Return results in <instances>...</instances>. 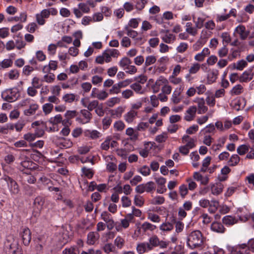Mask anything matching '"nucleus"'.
I'll use <instances>...</instances> for the list:
<instances>
[{"mask_svg":"<svg viewBox=\"0 0 254 254\" xmlns=\"http://www.w3.org/2000/svg\"><path fill=\"white\" fill-rule=\"evenodd\" d=\"M3 252L5 254H23L21 248L12 235L6 237L3 244Z\"/></svg>","mask_w":254,"mask_h":254,"instance_id":"1","label":"nucleus"},{"mask_svg":"<svg viewBox=\"0 0 254 254\" xmlns=\"http://www.w3.org/2000/svg\"><path fill=\"white\" fill-rule=\"evenodd\" d=\"M203 243V237L199 230L191 232L188 236L187 245L190 249L199 248Z\"/></svg>","mask_w":254,"mask_h":254,"instance_id":"2","label":"nucleus"},{"mask_svg":"<svg viewBox=\"0 0 254 254\" xmlns=\"http://www.w3.org/2000/svg\"><path fill=\"white\" fill-rule=\"evenodd\" d=\"M19 92L17 88L7 89L1 93V97L3 100L8 102H12L17 100Z\"/></svg>","mask_w":254,"mask_h":254,"instance_id":"3","label":"nucleus"},{"mask_svg":"<svg viewBox=\"0 0 254 254\" xmlns=\"http://www.w3.org/2000/svg\"><path fill=\"white\" fill-rule=\"evenodd\" d=\"M150 247V250H152L154 247H159L160 248L164 249L167 248L169 243L163 241H160L158 237L153 235L150 237L149 242H147Z\"/></svg>","mask_w":254,"mask_h":254,"instance_id":"4","label":"nucleus"},{"mask_svg":"<svg viewBox=\"0 0 254 254\" xmlns=\"http://www.w3.org/2000/svg\"><path fill=\"white\" fill-rule=\"evenodd\" d=\"M155 184L154 182L150 181L146 184H142L138 185L135 188V191L139 193H142L146 191L150 192L155 190Z\"/></svg>","mask_w":254,"mask_h":254,"instance_id":"5","label":"nucleus"},{"mask_svg":"<svg viewBox=\"0 0 254 254\" xmlns=\"http://www.w3.org/2000/svg\"><path fill=\"white\" fill-rule=\"evenodd\" d=\"M101 217L105 222L108 230H111L115 226V223L113 220L112 215L108 212H103L101 215Z\"/></svg>","mask_w":254,"mask_h":254,"instance_id":"6","label":"nucleus"},{"mask_svg":"<svg viewBox=\"0 0 254 254\" xmlns=\"http://www.w3.org/2000/svg\"><path fill=\"white\" fill-rule=\"evenodd\" d=\"M3 179L7 183L9 190L12 193L16 194L19 192L18 185L14 180L8 176H5Z\"/></svg>","mask_w":254,"mask_h":254,"instance_id":"7","label":"nucleus"},{"mask_svg":"<svg viewBox=\"0 0 254 254\" xmlns=\"http://www.w3.org/2000/svg\"><path fill=\"white\" fill-rule=\"evenodd\" d=\"M20 158L21 160L20 167H19V169L21 171H23L22 168L28 170H31L34 168L35 164L28 157L21 154Z\"/></svg>","mask_w":254,"mask_h":254,"instance_id":"8","label":"nucleus"},{"mask_svg":"<svg viewBox=\"0 0 254 254\" xmlns=\"http://www.w3.org/2000/svg\"><path fill=\"white\" fill-rule=\"evenodd\" d=\"M23 244L25 246H28L31 240V233L28 228H23L20 233Z\"/></svg>","mask_w":254,"mask_h":254,"instance_id":"9","label":"nucleus"},{"mask_svg":"<svg viewBox=\"0 0 254 254\" xmlns=\"http://www.w3.org/2000/svg\"><path fill=\"white\" fill-rule=\"evenodd\" d=\"M49 17V12L48 9H45L41 11L40 13L36 14V19L38 24L43 25L45 23V19Z\"/></svg>","mask_w":254,"mask_h":254,"instance_id":"10","label":"nucleus"},{"mask_svg":"<svg viewBox=\"0 0 254 254\" xmlns=\"http://www.w3.org/2000/svg\"><path fill=\"white\" fill-rule=\"evenodd\" d=\"M196 111L197 108L196 106H190L186 112L184 119L188 122L193 120L195 117Z\"/></svg>","mask_w":254,"mask_h":254,"instance_id":"11","label":"nucleus"},{"mask_svg":"<svg viewBox=\"0 0 254 254\" xmlns=\"http://www.w3.org/2000/svg\"><path fill=\"white\" fill-rule=\"evenodd\" d=\"M84 135L90 139H97L102 136L101 132L97 130L86 129L83 131Z\"/></svg>","mask_w":254,"mask_h":254,"instance_id":"12","label":"nucleus"},{"mask_svg":"<svg viewBox=\"0 0 254 254\" xmlns=\"http://www.w3.org/2000/svg\"><path fill=\"white\" fill-rule=\"evenodd\" d=\"M254 76L253 72V69L250 68L244 71L239 77V80L241 82H248L251 81Z\"/></svg>","mask_w":254,"mask_h":254,"instance_id":"13","label":"nucleus"},{"mask_svg":"<svg viewBox=\"0 0 254 254\" xmlns=\"http://www.w3.org/2000/svg\"><path fill=\"white\" fill-rule=\"evenodd\" d=\"M195 102L197 105V113L198 114H204L207 111L208 108L205 105V100L204 98H198L196 99Z\"/></svg>","mask_w":254,"mask_h":254,"instance_id":"14","label":"nucleus"},{"mask_svg":"<svg viewBox=\"0 0 254 254\" xmlns=\"http://www.w3.org/2000/svg\"><path fill=\"white\" fill-rule=\"evenodd\" d=\"M77 115V112L75 110H67L64 114L65 119L64 120L63 125L67 126L68 125H71V123L69 122L71 119L75 117Z\"/></svg>","mask_w":254,"mask_h":254,"instance_id":"15","label":"nucleus"},{"mask_svg":"<svg viewBox=\"0 0 254 254\" xmlns=\"http://www.w3.org/2000/svg\"><path fill=\"white\" fill-rule=\"evenodd\" d=\"M136 250L138 254H143L151 251L150 247L147 242L138 243L136 246Z\"/></svg>","mask_w":254,"mask_h":254,"instance_id":"16","label":"nucleus"},{"mask_svg":"<svg viewBox=\"0 0 254 254\" xmlns=\"http://www.w3.org/2000/svg\"><path fill=\"white\" fill-rule=\"evenodd\" d=\"M235 32H237L242 40H245L249 35V32L247 31L244 25H240L235 29Z\"/></svg>","mask_w":254,"mask_h":254,"instance_id":"17","label":"nucleus"},{"mask_svg":"<svg viewBox=\"0 0 254 254\" xmlns=\"http://www.w3.org/2000/svg\"><path fill=\"white\" fill-rule=\"evenodd\" d=\"M99 238L98 232H90L87 235V243L90 245H93Z\"/></svg>","mask_w":254,"mask_h":254,"instance_id":"18","label":"nucleus"},{"mask_svg":"<svg viewBox=\"0 0 254 254\" xmlns=\"http://www.w3.org/2000/svg\"><path fill=\"white\" fill-rule=\"evenodd\" d=\"M165 34L161 36L162 41L167 44H172L176 40V36L173 34L169 33L168 30H166Z\"/></svg>","mask_w":254,"mask_h":254,"instance_id":"19","label":"nucleus"},{"mask_svg":"<svg viewBox=\"0 0 254 254\" xmlns=\"http://www.w3.org/2000/svg\"><path fill=\"white\" fill-rule=\"evenodd\" d=\"M211 193L215 195L220 194L223 189V185L220 183L210 185Z\"/></svg>","mask_w":254,"mask_h":254,"instance_id":"20","label":"nucleus"},{"mask_svg":"<svg viewBox=\"0 0 254 254\" xmlns=\"http://www.w3.org/2000/svg\"><path fill=\"white\" fill-rule=\"evenodd\" d=\"M58 67V62L56 61H50L48 65H45L42 68L44 73H48L51 70H55Z\"/></svg>","mask_w":254,"mask_h":254,"instance_id":"21","label":"nucleus"},{"mask_svg":"<svg viewBox=\"0 0 254 254\" xmlns=\"http://www.w3.org/2000/svg\"><path fill=\"white\" fill-rule=\"evenodd\" d=\"M137 115V111H133V110H130L124 115V120L127 123L130 124L133 122Z\"/></svg>","mask_w":254,"mask_h":254,"instance_id":"22","label":"nucleus"},{"mask_svg":"<svg viewBox=\"0 0 254 254\" xmlns=\"http://www.w3.org/2000/svg\"><path fill=\"white\" fill-rule=\"evenodd\" d=\"M212 231L219 233H223L225 231V228L223 225L218 222H214L211 225Z\"/></svg>","mask_w":254,"mask_h":254,"instance_id":"23","label":"nucleus"},{"mask_svg":"<svg viewBox=\"0 0 254 254\" xmlns=\"http://www.w3.org/2000/svg\"><path fill=\"white\" fill-rule=\"evenodd\" d=\"M80 113L83 117V119L80 121V123L83 124L89 123L92 117L90 111L88 110L83 109L80 111Z\"/></svg>","mask_w":254,"mask_h":254,"instance_id":"24","label":"nucleus"},{"mask_svg":"<svg viewBox=\"0 0 254 254\" xmlns=\"http://www.w3.org/2000/svg\"><path fill=\"white\" fill-rule=\"evenodd\" d=\"M183 85H180L179 87L177 88L174 91L171 98L172 102L174 104H178L180 102L181 99L179 98V96L183 91Z\"/></svg>","mask_w":254,"mask_h":254,"instance_id":"25","label":"nucleus"},{"mask_svg":"<svg viewBox=\"0 0 254 254\" xmlns=\"http://www.w3.org/2000/svg\"><path fill=\"white\" fill-rule=\"evenodd\" d=\"M77 97L78 96L74 94L67 93L63 96L62 99L65 103H71L75 100H78Z\"/></svg>","mask_w":254,"mask_h":254,"instance_id":"26","label":"nucleus"},{"mask_svg":"<svg viewBox=\"0 0 254 254\" xmlns=\"http://www.w3.org/2000/svg\"><path fill=\"white\" fill-rule=\"evenodd\" d=\"M39 105L36 103L31 104L28 109L24 111V115L27 116L34 115L39 109Z\"/></svg>","mask_w":254,"mask_h":254,"instance_id":"27","label":"nucleus"},{"mask_svg":"<svg viewBox=\"0 0 254 254\" xmlns=\"http://www.w3.org/2000/svg\"><path fill=\"white\" fill-rule=\"evenodd\" d=\"M126 134L130 137L129 139L131 141H135L138 139V134L132 127H128L126 130Z\"/></svg>","mask_w":254,"mask_h":254,"instance_id":"28","label":"nucleus"},{"mask_svg":"<svg viewBox=\"0 0 254 254\" xmlns=\"http://www.w3.org/2000/svg\"><path fill=\"white\" fill-rule=\"evenodd\" d=\"M237 219L232 216L227 215L224 216L222 219L223 223L228 226L233 225L237 223Z\"/></svg>","mask_w":254,"mask_h":254,"instance_id":"29","label":"nucleus"},{"mask_svg":"<svg viewBox=\"0 0 254 254\" xmlns=\"http://www.w3.org/2000/svg\"><path fill=\"white\" fill-rule=\"evenodd\" d=\"M200 68V64L198 63H195L192 64L190 66L189 72V73L186 75V78H188L190 77V74H194L196 73Z\"/></svg>","mask_w":254,"mask_h":254,"instance_id":"30","label":"nucleus"},{"mask_svg":"<svg viewBox=\"0 0 254 254\" xmlns=\"http://www.w3.org/2000/svg\"><path fill=\"white\" fill-rule=\"evenodd\" d=\"M41 132L40 134L28 133L24 135L23 138L25 140L31 142L34 140L36 137H40L43 134L44 131L41 130Z\"/></svg>","mask_w":254,"mask_h":254,"instance_id":"31","label":"nucleus"},{"mask_svg":"<svg viewBox=\"0 0 254 254\" xmlns=\"http://www.w3.org/2000/svg\"><path fill=\"white\" fill-rule=\"evenodd\" d=\"M49 122L50 123L54 125L60 123H62L63 125L64 120H63L62 115L61 114H58L56 115L55 117H51Z\"/></svg>","mask_w":254,"mask_h":254,"instance_id":"32","label":"nucleus"},{"mask_svg":"<svg viewBox=\"0 0 254 254\" xmlns=\"http://www.w3.org/2000/svg\"><path fill=\"white\" fill-rule=\"evenodd\" d=\"M240 158L237 154L232 155L228 161V164L230 166H235L240 162Z\"/></svg>","mask_w":254,"mask_h":254,"instance_id":"33","label":"nucleus"},{"mask_svg":"<svg viewBox=\"0 0 254 254\" xmlns=\"http://www.w3.org/2000/svg\"><path fill=\"white\" fill-rule=\"evenodd\" d=\"M135 3V7L138 11H141L147 3V0H133Z\"/></svg>","mask_w":254,"mask_h":254,"instance_id":"34","label":"nucleus"},{"mask_svg":"<svg viewBox=\"0 0 254 254\" xmlns=\"http://www.w3.org/2000/svg\"><path fill=\"white\" fill-rule=\"evenodd\" d=\"M45 203V199L42 196H37L35 198L34 201V205L38 210L42 208L43 205Z\"/></svg>","mask_w":254,"mask_h":254,"instance_id":"35","label":"nucleus"},{"mask_svg":"<svg viewBox=\"0 0 254 254\" xmlns=\"http://www.w3.org/2000/svg\"><path fill=\"white\" fill-rule=\"evenodd\" d=\"M247 65V62L244 60H240L236 63L233 64L234 67L239 70H242Z\"/></svg>","mask_w":254,"mask_h":254,"instance_id":"36","label":"nucleus"},{"mask_svg":"<svg viewBox=\"0 0 254 254\" xmlns=\"http://www.w3.org/2000/svg\"><path fill=\"white\" fill-rule=\"evenodd\" d=\"M249 145L246 144H242L240 145L237 148V152L240 155H243L249 151Z\"/></svg>","mask_w":254,"mask_h":254,"instance_id":"37","label":"nucleus"},{"mask_svg":"<svg viewBox=\"0 0 254 254\" xmlns=\"http://www.w3.org/2000/svg\"><path fill=\"white\" fill-rule=\"evenodd\" d=\"M186 32L192 35L195 36L197 34V30L195 28L192 27V23L191 22H187L186 23Z\"/></svg>","mask_w":254,"mask_h":254,"instance_id":"38","label":"nucleus"},{"mask_svg":"<svg viewBox=\"0 0 254 254\" xmlns=\"http://www.w3.org/2000/svg\"><path fill=\"white\" fill-rule=\"evenodd\" d=\"M54 108V106L51 103H46L42 106L43 111L45 115L50 114Z\"/></svg>","mask_w":254,"mask_h":254,"instance_id":"39","label":"nucleus"},{"mask_svg":"<svg viewBox=\"0 0 254 254\" xmlns=\"http://www.w3.org/2000/svg\"><path fill=\"white\" fill-rule=\"evenodd\" d=\"M125 240L121 236H118L115 239L114 244L119 249H121L125 245Z\"/></svg>","mask_w":254,"mask_h":254,"instance_id":"40","label":"nucleus"},{"mask_svg":"<svg viewBox=\"0 0 254 254\" xmlns=\"http://www.w3.org/2000/svg\"><path fill=\"white\" fill-rule=\"evenodd\" d=\"M173 228V225L170 222L163 223L160 226V230L163 231H170Z\"/></svg>","mask_w":254,"mask_h":254,"instance_id":"41","label":"nucleus"},{"mask_svg":"<svg viewBox=\"0 0 254 254\" xmlns=\"http://www.w3.org/2000/svg\"><path fill=\"white\" fill-rule=\"evenodd\" d=\"M156 61V57L153 55H150L146 57L145 63H144V66L145 67H147L150 65H151L153 64H154Z\"/></svg>","mask_w":254,"mask_h":254,"instance_id":"42","label":"nucleus"},{"mask_svg":"<svg viewBox=\"0 0 254 254\" xmlns=\"http://www.w3.org/2000/svg\"><path fill=\"white\" fill-rule=\"evenodd\" d=\"M112 122V119L110 117H105L102 121L103 128L107 129L110 126Z\"/></svg>","mask_w":254,"mask_h":254,"instance_id":"43","label":"nucleus"},{"mask_svg":"<svg viewBox=\"0 0 254 254\" xmlns=\"http://www.w3.org/2000/svg\"><path fill=\"white\" fill-rule=\"evenodd\" d=\"M189 45L187 43L182 42L177 47V52L179 53H183L188 49Z\"/></svg>","mask_w":254,"mask_h":254,"instance_id":"44","label":"nucleus"},{"mask_svg":"<svg viewBox=\"0 0 254 254\" xmlns=\"http://www.w3.org/2000/svg\"><path fill=\"white\" fill-rule=\"evenodd\" d=\"M103 250L106 254H109L111 252H113L115 250V247L111 243L106 244L103 247Z\"/></svg>","mask_w":254,"mask_h":254,"instance_id":"45","label":"nucleus"},{"mask_svg":"<svg viewBox=\"0 0 254 254\" xmlns=\"http://www.w3.org/2000/svg\"><path fill=\"white\" fill-rule=\"evenodd\" d=\"M141 227L145 232L147 230L153 231L156 228L155 225H154L147 222H144L142 224Z\"/></svg>","mask_w":254,"mask_h":254,"instance_id":"46","label":"nucleus"},{"mask_svg":"<svg viewBox=\"0 0 254 254\" xmlns=\"http://www.w3.org/2000/svg\"><path fill=\"white\" fill-rule=\"evenodd\" d=\"M100 105L98 100H93L92 101H89L87 106V109L89 111H92L94 109H96Z\"/></svg>","mask_w":254,"mask_h":254,"instance_id":"47","label":"nucleus"},{"mask_svg":"<svg viewBox=\"0 0 254 254\" xmlns=\"http://www.w3.org/2000/svg\"><path fill=\"white\" fill-rule=\"evenodd\" d=\"M114 127L116 131H122L125 127V124L123 121H118L114 123Z\"/></svg>","mask_w":254,"mask_h":254,"instance_id":"48","label":"nucleus"},{"mask_svg":"<svg viewBox=\"0 0 254 254\" xmlns=\"http://www.w3.org/2000/svg\"><path fill=\"white\" fill-rule=\"evenodd\" d=\"M131 63V61L129 58H128L127 57H124L121 60L119 64L120 66L125 68L127 66H128Z\"/></svg>","mask_w":254,"mask_h":254,"instance_id":"49","label":"nucleus"},{"mask_svg":"<svg viewBox=\"0 0 254 254\" xmlns=\"http://www.w3.org/2000/svg\"><path fill=\"white\" fill-rule=\"evenodd\" d=\"M63 254H79V252L76 247H72L68 249H65L63 251Z\"/></svg>","mask_w":254,"mask_h":254,"instance_id":"50","label":"nucleus"},{"mask_svg":"<svg viewBox=\"0 0 254 254\" xmlns=\"http://www.w3.org/2000/svg\"><path fill=\"white\" fill-rule=\"evenodd\" d=\"M120 102V99L118 97H113L109 99L106 102V104L108 106L112 107L114 106L116 104L119 103Z\"/></svg>","mask_w":254,"mask_h":254,"instance_id":"51","label":"nucleus"},{"mask_svg":"<svg viewBox=\"0 0 254 254\" xmlns=\"http://www.w3.org/2000/svg\"><path fill=\"white\" fill-rule=\"evenodd\" d=\"M217 78V71H212L208 75V81L209 83H213Z\"/></svg>","mask_w":254,"mask_h":254,"instance_id":"52","label":"nucleus"},{"mask_svg":"<svg viewBox=\"0 0 254 254\" xmlns=\"http://www.w3.org/2000/svg\"><path fill=\"white\" fill-rule=\"evenodd\" d=\"M111 140V137H107L105 140L101 144V148L104 150H108L110 148Z\"/></svg>","mask_w":254,"mask_h":254,"instance_id":"53","label":"nucleus"},{"mask_svg":"<svg viewBox=\"0 0 254 254\" xmlns=\"http://www.w3.org/2000/svg\"><path fill=\"white\" fill-rule=\"evenodd\" d=\"M206 103L207 104L210 106V107H213L214 106L215 104V97L212 95V94H210V95H209L207 96V97L206 98Z\"/></svg>","mask_w":254,"mask_h":254,"instance_id":"54","label":"nucleus"},{"mask_svg":"<svg viewBox=\"0 0 254 254\" xmlns=\"http://www.w3.org/2000/svg\"><path fill=\"white\" fill-rule=\"evenodd\" d=\"M169 81L174 84L178 85L182 83V79L180 77H177V76L171 75L169 78Z\"/></svg>","mask_w":254,"mask_h":254,"instance_id":"55","label":"nucleus"},{"mask_svg":"<svg viewBox=\"0 0 254 254\" xmlns=\"http://www.w3.org/2000/svg\"><path fill=\"white\" fill-rule=\"evenodd\" d=\"M78 8L84 13H88L90 11V8L86 3H79L78 4Z\"/></svg>","mask_w":254,"mask_h":254,"instance_id":"56","label":"nucleus"},{"mask_svg":"<svg viewBox=\"0 0 254 254\" xmlns=\"http://www.w3.org/2000/svg\"><path fill=\"white\" fill-rule=\"evenodd\" d=\"M12 63L11 59H4L0 63V65L2 68H5L11 66Z\"/></svg>","mask_w":254,"mask_h":254,"instance_id":"57","label":"nucleus"},{"mask_svg":"<svg viewBox=\"0 0 254 254\" xmlns=\"http://www.w3.org/2000/svg\"><path fill=\"white\" fill-rule=\"evenodd\" d=\"M243 92V87L240 84H238L234 86L232 90L231 93L234 95H239Z\"/></svg>","mask_w":254,"mask_h":254,"instance_id":"58","label":"nucleus"},{"mask_svg":"<svg viewBox=\"0 0 254 254\" xmlns=\"http://www.w3.org/2000/svg\"><path fill=\"white\" fill-rule=\"evenodd\" d=\"M134 203L135 205L141 207L144 204V200L142 196L135 195L134 198Z\"/></svg>","mask_w":254,"mask_h":254,"instance_id":"59","label":"nucleus"},{"mask_svg":"<svg viewBox=\"0 0 254 254\" xmlns=\"http://www.w3.org/2000/svg\"><path fill=\"white\" fill-rule=\"evenodd\" d=\"M19 75V72L16 69L11 70L8 74V77L12 80L18 78Z\"/></svg>","mask_w":254,"mask_h":254,"instance_id":"60","label":"nucleus"},{"mask_svg":"<svg viewBox=\"0 0 254 254\" xmlns=\"http://www.w3.org/2000/svg\"><path fill=\"white\" fill-rule=\"evenodd\" d=\"M91 17L93 22H99L103 20V15L101 12H97L94 13Z\"/></svg>","mask_w":254,"mask_h":254,"instance_id":"61","label":"nucleus"},{"mask_svg":"<svg viewBox=\"0 0 254 254\" xmlns=\"http://www.w3.org/2000/svg\"><path fill=\"white\" fill-rule=\"evenodd\" d=\"M55 79V75L53 73H50V74H46L44 76L43 81L47 83H51L54 81Z\"/></svg>","mask_w":254,"mask_h":254,"instance_id":"62","label":"nucleus"},{"mask_svg":"<svg viewBox=\"0 0 254 254\" xmlns=\"http://www.w3.org/2000/svg\"><path fill=\"white\" fill-rule=\"evenodd\" d=\"M101 13L105 16H110L112 14L111 9L107 6H102L101 7Z\"/></svg>","mask_w":254,"mask_h":254,"instance_id":"63","label":"nucleus"},{"mask_svg":"<svg viewBox=\"0 0 254 254\" xmlns=\"http://www.w3.org/2000/svg\"><path fill=\"white\" fill-rule=\"evenodd\" d=\"M231 254H248L245 250V247H242V246H240L236 248L235 250H233Z\"/></svg>","mask_w":254,"mask_h":254,"instance_id":"64","label":"nucleus"}]
</instances>
